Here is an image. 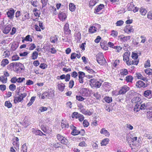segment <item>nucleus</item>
Returning a JSON list of instances; mask_svg holds the SVG:
<instances>
[{"label":"nucleus","instance_id":"f257e3e1","mask_svg":"<svg viewBox=\"0 0 152 152\" xmlns=\"http://www.w3.org/2000/svg\"><path fill=\"white\" fill-rule=\"evenodd\" d=\"M130 53L128 52H126L123 55V60L124 61H126V63L128 65H137L139 61H131L129 60Z\"/></svg>","mask_w":152,"mask_h":152},{"label":"nucleus","instance_id":"f03ea898","mask_svg":"<svg viewBox=\"0 0 152 152\" xmlns=\"http://www.w3.org/2000/svg\"><path fill=\"white\" fill-rule=\"evenodd\" d=\"M19 90L17 93L18 96L15 97L14 99V103L15 104H17L19 102H20L23 100L24 98L25 97L27 96V94L26 93H20Z\"/></svg>","mask_w":152,"mask_h":152},{"label":"nucleus","instance_id":"7ed1b4c3","mask_svg":"<svg viewBox=\"0 0 152 152\" xmlns=\"http://www.w3.org/2000/svg\"><path fill=\"white\" fill-rule=\"evenodd\" d=\"M24 68V66L23 64L20 62H15V65L14 71L17 73L20 72Z\"/></svg>","mask_w":152,"mask_h":152},{"label":"nucleus","instance_id":"20e7f679","mask_svg":"<svg viewBox=\"0 0 152 152\" xmlns=\"http://www.w3.org/2000/svg\"><path fill=\"white\" fill-rule=\"evenodd\" d=\"M96 60L98 63L102 65L106 62V60L104 58L102 53H99L96 57Z\"/></svg>","mask_w":152,"mask_h":152},{"label":"nucleus","instance_id":"39448f33","mask_svg":"<svg viewBox=\"0 0 152 152\" xmlns=\"http://www.w3.org/2000/svg\"><path fill=\"white\" fill-rule=\"evenodd\" d=\"M57 140L60 142V143L64 145H66L67 144L68 140L66 138L62 136L60 134H57L56 135Z\"/></svg>","mask_w":152,"mask_h":152},{"label":"nucleus","instance_id":"423d86ee","mask_svg":"<svg viewBox=\"0 0 152 152\" xmlns=\"http://www.w3.org/2000/svg\"><path fill=\"white\" fill-rule=\"evenodd\" d=\"M72 118H78L79 121L82 122L84 120V116L82 114L78 113L77 112H74L72 115Z\"/></svg>","mask_w":152,"mask_h":152},{"label":"nucleus","instance_id":"0eeeda50","mask_svg":"<svg viewBox=\"0 0 152 152\" xmlns=\"http://www.w3.org/2000/svg\"><path fill=\"white\" fill-rule=\"evenodd\" d=\"M15 12L14 10L12 8H10L7 12L8 17L11 20H12L14 18Z\"/></svg>","mask_w":152,"mask_h":152},{"label":"nucleus","instance_id":"6e6552de","mask_svg":"<svg viewBox=\"0 0 152 152\" xmlns=\"http://www.w3.org/2000/svg\"><path fill=\"white\" fill-rule=\"evenodd\" d=\"M129 88L127 86H124L121 87L119 91L118 92L119 94H125L129 90Z\"/></svg>","mask_w":152,"mask_h":152},{"label":"nucleus","instance_id":"1a4fd4ad","mask_svg":"<svg viewBox=\"0 0 152 152\" xmlns=\"http://www.w3.org/2000/svg\"><path fill=\"white\" fill-rule=\"evenodd\" d=\"M89 89L83 88L80 91V94L83 96H87L89 95Z\"/></svg>","mask_w":152,"mask_h":152},{"label":"nucleus","instance_id":"9d476101","mask_svg":"<svg viewBox=\"0 0 152 152\" xmlns=\"http://www.w3.org/2000/svg\"><path fill=\"white\" fill-rule=\"evenodd\" d=\"M120 40L122 42H126L127 41L130 39L131 37L130 36H125L123 35H121L118 36Z\"/></svg>","mask_w":152,"mask_h":152},{"label":"nucleus","instance_id":"9b49d317","mask_svg":"<svg viewBox=\"0 0 152 152\" xmlns=\"http://www.w3.org/2000/svg\"><path fill=\"white\" fill-rule=\"evenodd\" d=\"M69 24L66 23L64 27V34H66L69 35L71 34V31L69 28Z\"/></svg>","mask_w":152,"mask_h":152},{"label":"nucleus","instance_id":"f8f14e48","mask_svg":"<svg viewBox=\"0 0 152 152\" xmlns=\"http://www.w3.org/2000/svg\"><path fill=\"white\" fill-rule=\"evenodd\" d=\"M132 26L130 25H126L125 27L124 31L127 34H129L132 32H133L134 30Z\"/></svg>","mask_w":152,"mask_h":152},{"label":"nucleus","instance_id":"ddd939ff","mask_svg":"<svg viewBox=\"0 0 152 152\" xmlns=\"http://www.w3.org/2000/svg\"><path fill=\"white\" fill-rule=\"evenodd\" d=\"M30 16L29 12L24 11L23 12V15L21 19V21H25L27 19H29L30 18Z\"/></svg>","mask_w":152,"mask_h":152},{"label":"nucleus","instance_id":"4468645a","mask_svg":"<svg viewBox=\"0 0 152 152\" xmlns=\"http://www.w3.org/2000/svg\"><path fill=\"white\" fill-rule=\"evenodd\" d=\"M147 86L148 84H145V83L141 80H139L136 83V86L139 88H145Z\"/></svg>","mask_w":152,"mask_h":152},{"label":"nucleus","instance_id":"2eb2a0df","mask_svg":"<svg viewBox=\"0 0 152 152\" xmlns=\"http://www.w3.org/2000/svg\"><path fill=\"white\" fill-rule=\"evenodd\" d=\"M32 132L33 134L36 135L42 136V135H45L46 134L42 133L41 131L37 129L33 128L32 129Z\"/></svg>","mask_w":152,"mask_h":152},{"label":"nucleus","instance_id":"dca6fc26","mask_svg":"<svg viewBox=\"0 0 152 152\" xmlns=\"http://www.w3.org/2000/svg\"><path fill=\"white\" fill-rule=\"evenodd\" d=\"M152 91L150 90H147L144 92L143 95L144 96L148 99H151L152 97Z\"/></svg>","mask_w":152,"mask_h":152},{"label":"nucleus","instance_id":"f3484780","mask_svg":"<svg viewBox=\"0 0 152 152\" xmlns=\"http://www.w3.org/2000/svg\"><path fill=\"white\" fill-rule=\"evenodd\" d=\"M136 76L138 79L142 80L146 82L148 81L147 78L144 77V76H143L140 73H137L136 74Z\"/></svg>","mask_w":152,"mask_h":152},{"label":"nucleus","instance_id":"a211bd4d","mask_svg":"<svg viewBox=\"0 0 152 152\" xmlns=\"http://www.w3.org/2000/svg\"><path fill=\"white\" fill-rule=\"evenodd\" d=\"M104 7V5L102 4H100L99 5H97L94 9V13L98 14L97 13L103 9Z\"/></svg>","mask_w":152,"mask_h":152},{"label":"nucleus","instance_id":"6ab92c4d","mask_svg":"<svg viewBox=\"0 0 152 152\" xmlns=\"http://www.w3.org/2000/svg\"><path fill=\"white\" fill-rule=\"evenodd\" d=\"M66 13L63 12H61L58 14L59 19L62 21L64 20L66 18Z\"/></svg>","mask_w":152,"mask_h":152},{"label":"nucleus","instance_id":"aec40b11","mask_svg":"<svg viewBox=\"0 0 152 152\" xmlns=\"http://www.w3.org/2000/svg\"><path fill=\"white\" fill-rule=\"evenodd\" d=\"M141 99L139 97L136 96L134 97L131 100L132 102L133 103H138L140 104L141 102L140 101Z\"/></svg>","mask_w":152,"mask_h":152},{"label":"nucleus","instance_id":"412c9836","mask_svg":"<svg viewBox=\"0 0 152 152\" xmlns=\"http://www.w3.org/2000/svg\"><path fill=\"white\" fill-rule=\"evenodd\" d=\"M44 94H45V96L47 98L49 99H51L54 96L53 92L52 91H50L48 92H44Z\"/></svg>","mask_w":152,"mask_h":152},{"label":"nucleus","instance_id":"4be33fe9","mask_svg":"<svg viewBox=\"0 0 152 152\" xmlns=\"http://www.w3.org/2000/svg\"><path fill=\"white\" fill-rule=\"evenodd\" d=\"M73 129L71 133V134L75 136L80 133V131L76 129V127L75 126H73Z\"/></svg>","mask_w":152,"mask_h":152},{"label":"nucleus","instance_id":"5701e85b","mask_svg":"<svg viewBox=\"0 0 152 152\" xmlns=\"http://www.w3.org/2000/svg\"><path fill=\"white\" fill-rule=\"evenodd\" d=\"M57 86L58 89L61 92H62L64 91V90L65 87V86L64 84L63 83L58 84L57 85Z\"/></svg>","mask_w":152,"mask_h":152},{"label":"nucleus","instance_id":"b1692460","mask_svg":"<svg viewBox=\"0 0 152 152\" xmlns=\"http://www.w3.org/2000/svg\"><path fill=\"white\" fill-rule=\"evenodd\" d=\"M11 29V25H9L5 27L3 31V32L5 34H8L10 31Z\"/></svg>","mask_w":152,"mask_h":152},{"label":"nucleus","instance_id":"393cba45","mask_svg":"<svg viewBox=\"0 0 152 152\" xmlns=\"http://www.w3.org/2000/svg\"><path fill=\"white\" fill-rule=\"evenodd\" d=\"M134 6L132 2L128 3L127 6V8L129 11H132L134 8Z\"/></svg>","mask_w":152,"mask_h":152},{"label":"nucleus","instance_id":"a878e982","mask_svg":"<svg viewBox=\"0 0 152 152\" xmlns=\"http://www.w3.org/2000/svg\"><path fill=\"white\" fill-rule=\"evenodd\" d=\"M128 74V71L127 69H122L120 73L122 77H124V76L127 75Z\"/></svg>","mask_w":152,"mask_h":152},{"label":"nucleus","instance_id":"bb28decb","mask_svg":"<svg viewBox=\"0 0 152 152\" xmlns=\"http://www.w3.org/2000/svg\"><path fill=\"white\" fill-rule=\"evenodd\" d=\"M85 69L88 72L94 75L96 72L92 69H91L89 66H86L85 67Z\"/></svg>","mask_w":152,"mask_h":152},{"label":"nucleus","instance_id":"cd10ccee","mask_svg":"<svg viewBox=\"0 0 152 152\" xmlns=\"http://www.w3.org/2000/svg\"><path fill=\"white\" fill-rule=\"evenodd\" d=\"M100 133L102 134H104L105 136H109L110 135V133L107 130H105L104 128H102L100 131Z\"/></svg>","mask_w":152,"mask_h":152},{"label":"nucleus","instance_id":"c85d7f7f","mask_svg":"<svg viewBox=\"0 0 152 152\" xmlns=\"http://www.w3.org/2000/svg\"><path fill=\"white\" fill-rule=\"evenodd\" d=\"M97 28L94 26H91L89 29V32L91 33L95 32L97 31Z\"/></svg>","mask_w":152,"mask_h":152},{"label":"nucleus","instance_id":"c756f323","mask_svg":"<svg viewBox=\"0 0 152 152\" xmlns=\"http://www.w3.org/2000/svg\"><path fill=\"white\" fill-rule=\"evenodd\" d=\"M50 40L52 43H55L57 41V37L56 35H55L54 36H51L50 38Z\"/></svg>","mask_w":152,"mask_h":152},{"label":"nucleus","instance_id":"7c9ffc66","mask_svg":"<svg viewBox=\"0 0 152 152\" xmlns=\"http://www.w3.org/2000/svg\"><path fill=\"white\" fill-rule=\"evenodd\" d=\"M69 10L72 12H74L75 11L76 7L74 4L71 3L69 5Z\"/></svg>","mask_w":152,"mask_h":152},{"label":"nucleus","instance_id":"2f4dec72","mask_svg":"<svg viewBox=\"0 0 152 152\" xmlns=\"http://www.w3.org/2000/svg\"><path fill=\"white\" fill-rule=\"evenodd\" d=\"M109 140L108 138H106L103 140L101 143L102 146H105L108 143Z\"/></svg>","mask_w":152,"mask_h":152},{"label":"nucleus","instance_id":"473e14b6","mask_svg":"<svg viewBox=\"0 0 152 152\" xmlns=\"http://www.w3.org/2000/svg\"><path fill=\"white\" fill-rule=\"evenodd\" d=\"M140 12L141 14L143 16L145 15L147 12V10L143 7L140 8Z\"/></svg>","mask_w":152,"mask_h":152},{"label":"nucleus","instance_id":"72a5a7b5","mask_svg":"<svg viewBox=\"0 0 152 152\" xmlns=\"http://www.w3.org/2000/svg\"><path fill=\"white\" fill-rule=\"evenodd\" d=\"M21 15V12L20 11H17L15 13V17L16 18V20L17 21L21 20L19 17Z\"/></svg>","mask_w":152,"mask_h":152},{"label":"nucleus","instance_id":"f704fd0d","mask_svg":"<svg viewBox=\"0 0 152 152\" xmlns=\"http://www.w3.org/2000/svg\"><path fill=\"white\" fill-rule=\"evenodd\" d=\"M7 78L4 76H2L0 77V81L2 83H5L7 82Z\"/></svg>","mask_w":152,"mask_h":152},{"label":"nucleus","instance_id":"c9c22d12","mask_svg":"<svg viewBox=\"0 0 152 152\" xmlns=\"http://www.w3.org/2000/svg\"><path fill=\"white\" fill-rule=\"evenodd\" d=\"M38 53L37 51L34 52L31 55V58L33 60L36 59L38 56Z\"/></svg>","mask_w":152,"mask_h":152},{"label":"nucleus","instance_id":"e433bc0d","mask_svg":"<svg viewBox=\"0 0 152 152\" xmlns=\"http://www.w3.org/2000/svg\"><path fill=\"white\" fill-rule=\"evenodd\" d=\"M9 63V61L7 59H3L1 63V65L3 66H5L7 64Z\"/></svg>","mask_w":152,"mask_h":152},{"label":"nucleus","instance_id":"4c0bfd02","mask_svg":"<svg viewBox=\"0 0 152 152\" xmlns=\"http://www.w3.org/2000/svg\"><path fill=\"white\" fill-rule=\"evenodd\" d=\"M93 112V110L92 109H91L89 110H86V112L84 115H92Z\"/></svg>","mask_w":152,"mask_h":152},{"label":"nucleus","instance_id":"58836bf2","mask_svg":"<svg viewBox=\"0 0 152 152\" xmlns=\"http://www.w3.org/2000/svg\"><path fill=\"white\" fill-rule=\"evenodd\" d=\"M140 104H139L138 103L136 104L134 109V111L137 112H138L140 110Z\"/></svg>","mask_w":152,"mask_h":152},{"label":"nucleus","instance_id":"ea45409f","mask_svg":"<svg viewBox=\"0 0 152 152\" xmlns=\"http://www.w3.org/2000/svg\"><path fill=\"white\" fill-rule=\"evenodd\" d=\"M27 147L26 146V143L24 144L22 146L21 152H27Z\"/></svg>","mask_w":152,"mask_h":152},{"label":"nucleus","instance_id":"a19ab883","mask_svg":"<svg viewBox=\"0 0 152 152\" xmlns=\"http://www.w3.org/2000/svg\"><path fill=\"white\" fill-rule=\"evenodd\" d=\"M24 41L32 42V39L30 37V35H28L24 39L22 40V42H23Z\"/></svg>","mask_w":152,"mask_h":152},{"label":"nucleus","instance_id":"79ce46f5","mask_svg":"<svg viewBox=\"0 0 152 152\" xmlns=\"http://www.w3.org/2000/svg\"><path fill=\"white\" fill-rule=\"evenodd\" d=\"M133 77L131 75H129L126 77L125 80L127 82H131L132 81Z\"/></svg>","mask_w":152,"mask_h":152},{"label":"nucleus","instance_id":"37998d69","mask_svg":"<svg viewBox=\"0 0 152 152\" xmlns=\"http://www.w3.org/2000/svg\"><path fill=\"white\" fill-rule=\"evenodd\" d=\"M105 102L107 103H110L112 101V99L111 97L109 96H106L104 98Z\"/></svg>","mask_w":152,"mask_h":152},{"label":"nucleus","instance_id":"c03bdc74","mask_svg":"<svg viewBox=\"0 0 152 152\" xmlns=\"http://www.w3.org/2000/svg\"><path fill=\"white\" fill-rule=\"evenodd\" d=\"M4 105L6 107L9 108H11L12 107V104L9 101H6L5 102Z\"/></svg>","mask_w":152,"mask_h":152},{"label":"nucleus","instance_id":"a18cd8bd","mask_svg":"<svg viewBox=\"0 0 152 152\" xmlns=\"http://www.w3.org/2000/svg\"><path fill=\"white\" fill-rule=\"evenodd\" d=\"M15 65V62L10 64L9 65H8L7 66V69L10 70H12V68L14 69V68Z\"/></svg>","mask_w":152,"mask_h":152},{"label":"nucleus","instance_id":"49530a36","mask_svg":"<svg viewBox=\"0 0 152 152\" xmlns=\"http://www.w3.org/2000/svg\"><path fill=\"white\" fill-rule=\"evenodd\" d=\"M75 39L77 40V41L80 40L81 39V34L80 32H78L77 33L75 34Z\"/></svg>","mask_w":152,"mask_h":152},{"label":"nucleus","instance_id":"de8ad7c7","mask_svg":"<svg viewBox=\"0 0 152 152\" xmlns=\"http://www.w3.org/2000/svg\"><path fill=\"white\" fill-rule=\"evenodd\" d=\"M18 45L17 44L14 43L12 44L11 49L13 51L15 50L18 47Z\"/></svg>","mask_w":152,"mask_h":152},{"label":"nucleus","instance_id":"09e8293b","mask_svg":"<svg viewBox=\"0 0 152 152\" xmlns=\"http://www.w3.org/2000/svg\"><path fill=\"white\" fill-rule=\"evenodd\" d=\"M97 0H91L90 1L89 5L90 6H94L97 3Z\"/></svg>","mask_w":152,"mask_h":152},{"label":"nucleus","instance_id":"8fccbe9b","mask_svg":"<svg viewBox=\"0 0 152 152\" xmlns=\"http://www.w3.org/2000/svg\"><path fill=\"white\" fill-rule=\"evenodd\" d=\"M145 73L148 75H150L152 74V70L150 69H147L145 70Z\"/></svg>","mask_w":152,"mask_h":152},{"label":"nucleus","instance_id":"3c124183","mask_svg":"<svg viewBox=\"0 0 152 152\" xmlns=\"http://www.w3.org/2000/svg\"><path fill=\"white\" fill-rule=\"evenodd\" d=\"M102 83L101 82L97 80L94 86L97 88H99L101 86Z\"/></svg>","mask_w":152,"mask_h":152},{"label":"nucleus","instance_id":"603ef678","mask_svg":"<svg viewBox=\"0 0 152 152\" xmlns=\"http://www.w3.org/2000/svg\"><path fill=\"white\" fill-rule=\"evenodd\" d=\"M10 54V51L8 50H6V51L4 52L3 55L4 56V57H9Z\"/></svg>","mask_w":152,"mask_h":152},{"label":"nucleus","instance_id":"864d4df0","mask_svg":"<svg viewBox=\"0 0 152 152\" xmlns=\"http://www.w3.org/2000/svg\"><path fill=\"white\" fill-rule=\"evenodd\" d=\"M150 61L149 59H148L144 64V66L145 68H148L150 67Z\"/></svg>","mask_w":152,"mask_h":152},{"label":"nucleus","instance_id":"5fc2aeb1","mask_svg":"<svg viewBox=\"0 0 152 152\" xmlns=\"http://www.w3.org/2000/svg\"><path fill=\"white\" fill-rule=\"evenodd\" d=\"M147 118L151 120H152V113L151 112H148L147 113Z\"/></svg>","mask_w":152,"mask_h":152},{"label":"nucleus","instance_id":"6e6d98bb","mask_svg":"<svg viewBox=\"0 0 152 152\" xmlns=\"http://www.w3.org/2000/svg\"><path fill=\"white\" fill-rule=\"evenodd\" d=\"M61 126L63 129L68 128L69 127L68 124L67 123H64L63 122H61Z\"/></svg>","mask_w":152,"mask_h":152},{"label":"nucleus","instance_id":"4d7b16f0","mask_svg":"<svg viewBox=\"0 0 152 152\" xmlns=\"http://www.w3.org/2000/svg\"><path fill=\"white\" fill-rule=\"evenodd\" d=\"M16 87V86L14 84H12L10 85L9 88L11 91H14Z\"/></svg>","mask_w":152,"mask_h":152},{"label":"nucleus","instance_id":"13d9d810","mask_svg":"<svg viewBox=\"0 0 152 152\" xmlns=\"http://www.w3.org/2000/svg\"><path fill=\"white\" fill-rule=\"evenodd\" d=\"M132 57L133 59H134V61H135V60L137 59L138 57V55L137 53H132Z\"/></svg>","mask_w":152,"mask_h":152},{"label":"nucleus","instance_id":"bf43d9fd","mask_svg":"<svg viewBox=\"0 0 152 152\" xmlns=\"http://www.w3.org/2000/svg\"><path fill=\"white\" fill-rule=\"evenodd\" d=\"M31 4L34 7H37V1L35 0H31Z\"/></svg>","mask_w":152,"mask_h":152},{"label":"nucleus","instance_id":"052dcab7","mask_svg":"<svg viewBox=\"0 0 152 152\" xmlns=\"http://www.w3.org/2000/svg\"><path fill=\"white\" fill-rule=\"evenodd\" d=\"M61 146V143L59 142H57L53 143V146L54 147L57 148L60 147Z\"/></svg>","mask_w":152,"mask_h":152},{"label":"nucleus","instance_id":"680f3d73","mask_svg":"<svg viewBox=\"0 0 152 152\" xmlns=\"http://www.w3.org/2000/svg\"><path fill=\"white\" fill-rule=\"evenodd\" d=\"M79 78H84L85 76V73L82 72H79L78 73Z\"/></svg>","mask_w":152,"mask_h":152},{"label":"nucleus","instance_id":"e2e57ef3","mask_svg":"<svg viewBox=\"0 0 152 152\" xmlns=\"http://www.w3.org/2000/svg\"><path fill=\"white\" fill-rule=\"evenodd\" d=\"M42 3V8L45 7L47 4L48 2V0H41Z\"/></svg>","mask_w":152,"mask_h":152},{"label":"nucleus","instance_id":"0e129e2a","mask_svg":"<svg viewBox=\"0 0 152 152\" xmlns=\"http://www.w3.org/2000/svg\"><path fill=\"white\" fill-rule=\"evenodd\" d=\"M140 106V109L141 110H144L147 107V104H145V103L142 104H141Z\"/></svg>","mask_w":152,"mask_h":152},{"label":"nucleus","instance_id":"69168bd1","mask_svg":"<svg viewBox=\"0 0 152 152\" xmlns=\"http://www.w3.org/2000/svg\"><path fill=\"white\" fill-rule=\"evenodd\" d=\"M94 96L97 99H99L101 98L100 95L99 94L98 92H96V93H95L94 95Z\"/></svg>","mask_w":152,"mask_h":152},{"label":"nucleus","instance_id":"338daca9","mask_svg":"<svg viewBox=\"0 0 152 152\" xmlns=\"http://www.w3.org/2000/svg\"><path fill=\"white\" fill-rule=\"evenodd\" d=\"M17 78L16 77H13L11 78L10 81L12 83H15L17 82Z\"/></svg>","mask_w":152,"mask_h":152},{"label":"nucleus","instance_id":"774afa93","mask_svg":"<svg viewBox=\"0 0 152 152\" xmlns=\"http://www.w3.org/2000/svg\"><path fill=\"white\" fill-rule=\"evenodd\" d=\"M83 125L84 127H87L89 125V123L87 120H83Z\"/></svg>","mask_w":152,"mask_h":152}]
</instances>
